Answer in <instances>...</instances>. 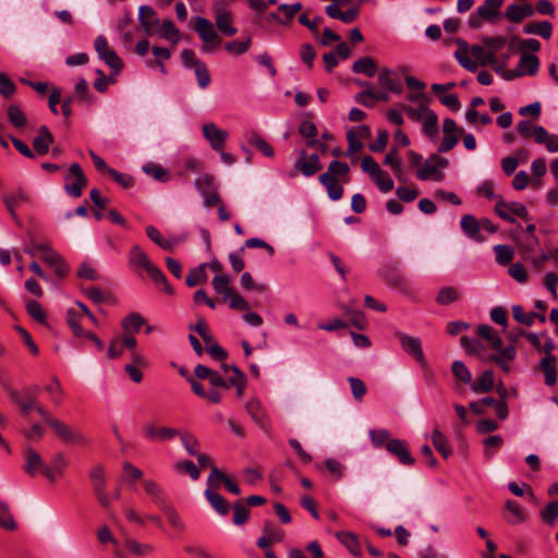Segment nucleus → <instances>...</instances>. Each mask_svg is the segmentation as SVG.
I'll list each match as a JSON object with an SVG mask.
<instances>
[{
	"instance_id": "46",
	"label": "nucleus",
	"mask_w": 558,
	"mask_h": 558,
	"mask_svg": "<svg viewBox=\"0 0 558 558\" xmlns=\"http://www.w3.org/2000/svg\"><path fill=\"white\" fill-rule=\"evenodd\" d=\"M155 15V10L147 4L141 5L138 9V21L146 34H153V25L149 23V19H153Z\"/></svg>"
},
{
	"instance_id": "60",
	"label": "nucleus",
	"mask_w": 558,
	"mask_h": 558,
	"mask_svg": "<svg viewBox=\"0 0 558 558\" xmlns=\"http://www.w3.org/2000/svg\"><path fill=\"white\" fill-rule=\"evenodd\" d=\"M453 375L464 384H470L472 380L471 373L465 364L461 361H454L451 366Z\"/></svg>"
},
{
	"instance_id": "24",
	"label": "nucleus",
	"mask_w": 558,
	"mask_h": 558,
	"mask_svg": "<svg viewBox=\"0 0 558 558\" xmlns=\"http://www.w3.org/2000/svg\"><path fill=\"white\" fill-rule=\"evenodd\" d=\"M122 331L124 332H137L142 327L146 326L147 332L151 331V327L146 324V320L138 313L128 314L121 322Z\"/></svg>"
},
{
	"instance_id": "62",
	"label": "nucleus",
	"mask_w": 558,
	"mask_h": 558,
	"mask_svg": "<svg viewBox=\"0 0 558 558\" xmlns=\"http://www.w3.org/2000/svg\"><path fill=\"white\" fill-rule=\"evenodd\" d=\"M299 132L303 137L310 138L307 145L312 146L315 143L317 129L315 124L308 120L303 121L299 126Z\"/></svg>"
},
{
	"instance_id": "61",
	"label": "nucleus",
	"mask_w": 558,
	"mask_h": 558,
	"mask_svg": "<svg viewBox=\"0 0 558 558\" xmlns=\"http://www.w3.org/2000/svg\"><path fill=\"white\" fill-rule=\"evenodd\" d=\"M484 46L488 49L489 52H494V56H497L499 50H501L507 45V39L505 37H485L483 38Z\"/></svg>"
},
{
	"instance_id": "31",
	"label": "nucleus",
	"mask_w": 558,
	"mask_h": 558,
	"mask_svg": "<svg viewBox=\"0 0 558 558\" xmlns=\"http://www.w3.org/2000/svg\"><path fill=\"white\" fill-rule=\"evenodd\" d=\"M378 70L377 63L369 57H363L356 60L352 65L354 73L364 74L368 77H373Z\"/></svg>"
},
{
	"instance_id": "33",
	"label": "nucleus",
	"mask_w": 558,
	"mask_h": 558,
	"mask_svg": "<svg viewBox=\"0 0 558 558\" xmlns=\"http://www.w3.org/2000/svg\"><path fill=\"white\" fill-rule=\"evenodd\" d=\"M205 497L207 498L210 506L221 515H226L229 512L228 501L213 489L205 490Z\"/></svg>"
},
{
	"instance_id": "53",
	"label": "nucleus",
	"mask_w": 558,
	"mask_h": 558,
	"mask_svg": "<svg viewBox=\"0 0 558 558\" xmlns=\"http://www.w3.org/2000/svg\"><path fill=\"white\" fill-rule=\"evenodd\" d=\"M496 262L500 265H507L514 256V251L508 245L497 244L494 246Z\"/></svg>"
},
{
	"instance_id": "11",
	"label": "nucleus",
	"mask_w": 558,
	"mask_h": 558,
	"mask_svg": "<svg viewBox=\"0 0 558 558\" xmlns=\"http://www.w3.org/2000/svg\"><path fill=\"white\" fill-rule=\"evenodd\" d=\"M65 182L64 189L70 196L77 198L82 195L87 179L80 165L73 163L70 167L69 173L65 175Z\"/></svg>"
},
{
	"instance_id": "58",
	"label": "nucleus",
	"mask_w": 558,
	"mask_h": 558,
	"mask_svg": "<svg viewBox=\"0 0 558 558\" xmlns=\"http://www.w3.org/2000/svg\"><path fill=\"white\" fill-rule=\"evenodd\" d=\"M401 108L407 112L408 117L417 122H422L427 114L432 111L425 106H420L417 108H413L407 105H401Z\"/></svg>"
},
{
	"instance_id": "16",
	"label": "nucleus",
	"mask_w": 558,
	"mask_h": 558,
	"mask_svg": "<svg viewBox=\"0 0 558 558\" xmlns=\"http://www.w3.org/2000/svg\"><path fill=\"white\" fill-rule=\"evenodd\" d=\"M322 165L319 161V157L317 154H312L307 157L305 150H301L298 159L293 166V172L296 174L301 172L304 177H312L318 170H320Z\"/></svg>"
},
{
	"instance_id": "40",
	"label": "nucleus",
	"mask_w": 558,
	"mask_h": 558,
	"mask_svg": "<svg viewBox=\"0 0 558 558\" xmlns=\"http://www.w3.org/2000/svg\"><path fill=\"white\" fill-rule=\"evenodd\" d=\"M432 442H433L434 447L436 448V450L445 459H447L452 453V449H451L450 445L448 444L446 436L439 429L433 430Z\"/></svg>"
},
{
	"instance_id": "48",
	"label": "nucleus",
	"mask_w": 558,
	"mask_h": 558,
	"mask_svg": "<svg viewBox=\"0 0 558 558\" xmlns=\"http://www.w3.org/2000/svg\"><path fill=\"white\" fill-rule=\"evenodd\" d=\"M504 0H485V3L476 9L477 14L484 19H493Z\"/></svg>"
},
{
	"instance_id": "23",
	"label": "nucleus",
	"mask_w": 558,
	"mask_h": 558,
	"mask_svg": "<svg viewBox=\"0 0 558 558\" xmlns=\"http://www.w3.org/2000/svg\"><path fill=\"white\" fill-rule=\"evenodd\" d=\"M319 182L326 187L328 196L332 201H338L342 197L343 187L342 181L337 178H331L330 174L322 173L318 178Z\"/></svg>"
},
{
	"instance_id": "57",
	"label": "nucleus",
	"mask_w": 558,
	"mask_h": 558,
	"mask_svg": "<svg viewBox=\"0 0 558 558\" xmlns=\"http://www.w3.org/2000/svg\"><path fill=\"white\" fill-rule=\"evenodd\" d=\"M137 345V341L133 332H122L121 336L117 337L111 342V348L125 347L128 349H134Z\"/></svg>"
},
{
	"instance_id": "20",
	"label": "nucleus",
	"mask_w": 558,
	"mask_h": 558,
	"mask_svg": "<svg viewBox=\"0 0 558 558\" xmlns=\"http://www.w3.org/2000/svg\"><path fill=\"white\" fill-rule=\"evenodd\" d=\"M246 411L252 417V420L264 430H267L269 426V418L266 413V410L262 405L259 400L252 399L246 405Z\"/></svg>"
},
{
	"instance_id": "17",
	"label": "nucleus",
	"mask_w": 558,
	"mask_h": 558,
	"mask_svg": "<svg viewBox=\"0 0 558 558\" xmlns=\"http://www.w3.org/2000/svg\"><path fill=\"white\" fill-rule=\"evenodd\" d=\"M143 433L149 440L166 441L180 434V430L170 427H157L154 423H146L143 426Z\"/></svg>"
},
{
	"instance_id": "3",
	"label": "nucleus",
	"mask_w": 558,
	"mask_h": 558,
	"mask_svg": "<svg viewBox=\"0 0 558 558\" xmlns=\"http://www.w3.org/2000/svg\"><path fill=\"white\" fill-rule=\"evenodd\" d=\"M49 427L53 430L54 435L66 445L87 446L89 444L88 437L80 429L71 427L58 418L50 420Z\"/></svg>"
},
{
	"instance_id": "64",
	"label": "nucleus",
	"mask_w": 558,
	"mask_h": 558,
	"mask_svg": "<svg viewBox=\"0 0 558 558\" xmlns=\"http://www.w3.org/2000/svg\"><path fill=\"white\" fill-rule=\"evenodd\" d=\"M541 517L546 523H554L558 517V501L549 502L542 511Z\"/></svg>"
},
{
	"instance_id": "52",
	"label": "nucleus",
	"mask_w": 558,
	"mask_h": 558,
	"mask_svg": "<svg viewBox=\"0 0 558 558\" xmlns=\"http://www.w3.org/2000/svg\"><path fill=\"white\" fill-rule=\"evenodd\" d=\"M228 476L218 468L211 466V472L207 478V488L206 489H218L220 484H226L228 481Z\"/></svg>"
},
{
	"instance_id": "43",
	"label": "nucleus",
	"mask_w": 558,
	"mask_h": 558,
	"mask_svg": "<svg viewBox=\"0 0 558 558\" xmlns=\"http://www.w3.org/2000/svg\"><path fill=\"white\" fill-rule=\"evenodd\" d=\"M494 387V373L485 371L481 377L472 385L474 392H488Z\"/></svg>"
},
{
	"instance_id": "19",
	"label": "nucleus",
	"mask_w": 558,
	"mask_h": 558,
	"mask_svg": "<svg viewBox=\"0 0 558 558\" xmlns=\"http://www.w3.org/2000/svg\"><path fill=\"white\" fill-rule=\"evenodd\" d=\"M538 369L543 373L545 378V384L547 386H553L557 381V359L555 355L547 352L545 356H543L538 364Z\"/></svg>"
},
{
	"instance_id": "1",
	"label": "nucleus",
	"mask_w": 558,
	"mask_h": 558,
	"mask_svg": "<svg viewBox=\"0 0 558 558\" xmlns=\"http://www.w3.org/2000/svg\"><path fill=\"white\" fill-rule=\"evenodd\" d=\"M66 324L72 332V336L77 340V344L89 348H101L100 339L90 331L83 328L84 313L76 305L66 310L65 314Z\"/></svg>"
},
{
	"instance_id": "14",
	"label": "nucleus",
	"mask_w": 558,
	"mask_h": 558,
	"mask_svg": "<svg viewBox=\"0 0 558 558\" xmlns=\"http://www.w3.org/2000/svg\"><path fill=\"white\" fill-rule=\"evenodd\" d=\"M38 391V386L24 388L22 391L11 390L10 398L20 405L24 415H28L37 404L36 397Z\"/></svg>"
},
{
	"instance_id": "18",
	"label": "nucleus",
	"mask_w": 558,
	"mask_h": 558,
	"mask_svg": "<svg viewBox=\"0 0 558 558\" xmlns=\"http://www.w3.org/2000/svg\"><path fill=\"white\" fill-rule=\"evenodd\" d=\"M387 450L398 458L399 462L405 465L414 463V458L411 456L408 445L401 439H390L386 445Z\"/></svg>"
},
{
	"instance_id": "63",
	"label": "nucleus",
	"mask_w": 558,
	"mask_h": 558,
	"mask_svg": "<svg viewBox=\"0 0 558 558\" xmlns=\"http://www.w3.org/2000/svg\"><path fill=\"white\" fill-rule=\"evenodd\" d=\"M250 144L258 148L265 156L272 157L274 149L272 147L258 134H253L250 140Z\"/></svg>"
},
{
	"instance_id": "35",
	"label": "nucleus",
	"mask_w": 558,
	"mask_h": 558,
	"mask_svg": "<svg viewBox=\"0 0 558 558\" xmlns=\"http://www.w3.org/2000/svg\"><path fill=\"white\" fill-rule=\"evenodd\" d=\"M478 336L486 342L485 344L492 349H499L501 340L497 331L488 325H481L477 327Z\"/></svg>"
},
{
	"instance_id": "12",
	"label": "nucleus",
	"mask_w": 558,
	"mask_h": 558,
	"mask_svg": "<svg viewBox=\"0 0 558 558\" xmlns=\"http://www.w3.org/2000/svg\"><path fill=\"white\" fill-rule=\"evenodd\" d=\"M483 362L494 363L505 373H509L515 357V351H474Z\"/></svg>"
},
{
	"instance_id": "29",
	"label": "nucleus",
	"mask_w": 558,
	"mask_h": 558,
	"mask_svg": "<svg viewBox=\"0 0 558 558\" xmlns=\"http://www.w3.org/2000/svg\"><path fill=\"white\" fill-rule=\"evenodd\" d=\"M378 84L381 89L400 94L402 92L401 83L395 78L391 70L385 69L378 75Z\"/></svg>"
},
{
	"instance_id": "27",
	"label": "nucleus",
	"mask_w": 558,
	"mask_h": 558,
	"mask_svg": "<svg viewBox=\"0 0 558 558\" xmlns=\"http://www.w3.org/2000/svg\"><path fill=\"white\" fill-rule=\"evenodd\" d=\"M533 15L534 9L531 4H510L506 10L507 19L512 22H521Z\"/></svg>"
},
{
	"instance_id": "41",
	"label": "nucleus",
	"mask_w": 558,
	"mask_h": 558,
	"mask_svg": "<svg viewBox=\"0 0 558 558\" xmlns=\"http://www.w3.org/2000/svg\"><path fill=\"white\" fill-rule=\"evenodd\" d=\"M350 171V168L348 163L341 162L338 160H332L329 166L326 174H330L331 178H337L338 180L342 181L343 183L348 182V173Z\"/></svg>"
},
{
	"instance_id": "47",
	"label": "nucleus",
	"mask_w": 558,
	"mask_h": 558,
	"mask_svg": "<svg viewBox=\"0 0 558 558\" xmlns=\"http://www.w3.org/2000/svg\"><path fill=\"white\" fill-rule=\"evenodd\" d=\"M206 267L207 264L203 263L196 268L192 269L186 277V284L189 287H195L198 283L205 282L207 279Z\"/></svg>"
},
{
	"instance_id": "55",
	"label": "nucleus",
	"mask_w": 558,
	"mask_h": 558,
	"mask_svg": "<svg viewBox=\"0 0 558 558\" xmlns=\"http://www.w3.org/2000/svg\"><path fill=\"white\" fill-rule=\"evenodd\" d=\"M8 119L15 128H23L26 124V116L19 106L12 105L8 108Z\"/></svg>"
},
{
	"instance_id": "5",
	"label": "nucleus",
	"mask_w": 558,
	"mask_h": 558,
	"mask_svg": "<svg viewBox=\"0 0 558 558\" xmlns=\"http://www.w3.org/2000/svg\"><path fill=\"white\" fill-rule=\"evenodd\" d=\"M194 29L204 41V46L202 47L204 52H210L219 43L218 33L209 20L202 16L196 17Z\"/></svg>"
},
{
	"instance_id": "8",
	"label": "nucleus",
	"mask_w": 558,
	"mask_h": 558,
	"mask_svg": "<svg viewBox=\"0 0 558 558\" xmlns=\"http://www.w3.org/2000/svg\"><path fill=\"white\" fill-rule=\"evenodd\" d=\"M210 355V359L215 362L221 364L222 372L227 377L226 380L228 383V387L235 386L244 380H246L244 374L240 371L236 365H229L225 363V360L228 356V351H207Z\"/></svg>"
},
{
	"instance_id": "6",
	"label": "nucleus",
	"mask_w": 558,
	"mask_h": 558,
	"mask_svg": "<svg viewBox=\"0 0 558 558\" xmlns=\"http://www.w3.org/2000/svg\"><path fill=\"white\" fill-rule=\"evenodd\" d=\"M94 46L98 58L112 70L113 74H118L123 63L119 56L109 48L106 37L102 35L97 36Z\"/></svg>"
},
{
	"instance_id": "30",
	"label": "nucleus",
	"mask_w": 558,
	"mask_h": 558,
	"mask_svg": "<svg viewBox=\"0 0 558 558\" xmlns=\"http://www.w3.org/2000/svg\"><path fill=\"white\" fill-rule=\"evenodd\" d=\"M461 229L463 233L472 240L482 241L480 235V221L472 215H465L461 218Z\"/></svg>"
},
{
	"instance_id": "38",
	"label": "nucleus",
	"mask_w": 558,
	"mask_h": 558,
	"mask_svg": "<svg viewBox=\"0 0 558 558\" xmlns=\"http://www.w3.org/2000/svg\"><path fill=\"white\" fill-rule=\"evenodd\" d=\"M160 38H165L172 44H177L180 40L179 29L170 20H163L157 32Z\"/></svg>"
},
{
	"instance_id": "45",
	"label": "nucleus",
	"mask_w": 558,
	"mask_h": 558,
	"mask_svg": "<svg viewBox=\"0 0 558 558\" xmlns=\"http://www.w3.org/2000/svg\"><path fill=\"white\" fill-rule=\"evenodd\" d=\"M506 508L509 512V515L506 517V520L510 524H519L525 520V514L517 501L508 500L506 502Z\"/></svg>"
},
{
	"instance_id": "15",
	"label": "nucleus",
	"mask_w": 558,
	"mask_h": 558,
	"mask_svg": "<svg viewBox=\"0 0 558 558\" xmlns=\"http://www.w3.org/2000/svg\"><path fill=\"white\" fill-rule=\"evenodd\" d=\"M202 132L214 150L221 151L225 148L229 136L226 130L218 128L214 122H209L202 126Z\"/></svg>"
},
{
	"instance_id": "49",
	"label": "nucleus",
	"mask_w": 558,
	"mask_h": 558,
	"mask_svg": "<svg viewBox=\"0 0 558 558\" xmlns=\"http://www.w3.org/2000/svg\"><path fill=\"white\" fill-rule=\"evenodd\" d=\"M174 470L179 473H187L193 481L199 478V468L190 460L179 461L174 464Z\"/></svg>"
},
{
	"instance_id": "37",
	"label": "nucleus",
	"mask_w": 558,
	"mask_h": 558,
	"mask_svg": "<svg viewBox=\"0 0 558 558\" xmlns=\"http://www.w3.org/2000/svg\"><path fill=\"white\" fill-rule=\"evenodd\" d=\"M525 34H536L545 39H549L553 33V25L547 22L529 23L523 27Z\"/></svg>"
},
{
	"instance_id": "50",
	"label": "nucleus",
	"mask_w": 558,
	"mask_h": 558,
	"mask_svg": "<svg viewBox=\"0 0 558 558\" xmlns=\"http://www.w3.org/2000/svg\"><path fill=\"white\" fill-rule=\"evenodd\" d=\"M372 180L376 183L377 187L383 193H388L392 191L395 183L391 177L384 171L383 169L378 172V174H375Z\"/></svg>"
},
{
	"instance_id": "59",
	"label": "nucleus",
	"mask_w": 558,
	"mask_h": 558,
	"mask_svg": "<svg viewBox=\"0 0 558 558\" xmlns=\"http://www.w3.org/2000/svg\"><path fill=\"white\" fill-rule=\"evenodd\" d=\"M177 436H180L181 442L190 456H196V448L198 447V440L196 437L187 432H180Z\"/></svg>"
},
{
	"instance_id": "9",
	"label": "nucleus",
	"mask_w": 558,
	"mask_h": 558,
	"mask_svg": "<svg viewBox=\"0 0 558 558\" xmlns=\"http://www.w3.org/2000/svg\"><path fill=\"white\" fill-rule=\"evenodd\" d=\"M129 263L132 267L144 269L150 277L160 278V269L137 244L133 245L129 253Z\"/></svg>"
},
{
	"instance_id": "10",
	"label": "nucleus",
	"mask_w": 558,
	"mask_h": 558,
	"mask_svg": "<svg viewBox=\"0 0 558 558\" xmlns=\"http://www.w3.org/2000/svg\"><path fill=\"white\" fill-rule=\"evenodd\" d=\"M495 211L501 219L511 223L515 222L517 218L529 219L527 209L520 202L499 201L495 206Z\"/></svg>"
},
{
	"instance_id": "39",
	"label": "nucleus",
	"mask_w": 558,
	"mask_h": 558,
	"mask_svg": "<svg viewBox=\"0 0 558 558\" xmlns=\"http://www.w3.org/2000/svg\"><path fill=\"white\" fill-rule=\"evenodd\" d=\"M51 143L52 135L48 129L45 126L40 128L38 135L35 137L33 143L35 150L40 155L46 154L49 150Z\"/></svg>"
},
{
	"instance_id": "56",
	"label": "nucleus",
	"mask_w": 558,
	"mask_h": 558,
	"mask_svg": "<svg viewBox=\"0 0 558 558\" xmlns=\"http://www.w3.org/2000/svg\"><path fill=\"white\" fill-rule=\"evenodd\" d=\"M423 124L424 133L430 138H436L438 132V119L437 116L430 111L427 117L421 122Z\"/></svg>"
},
{
	"instance_id": "34",
	"label": "nucleus",
	"mask_w": 558,
	"mask_h": 558,
	"mask_svg": "<svg viewBox=\"0 0 558 558\" xmlns=\"http://www.w3.org/2000/svg\"><path fill=\"white\" fill-rule=\"evenodd\" d=\"M215 21L222 34L232 36L236 33V28L231 25L230 14L227 11L220 9L216 10Z\"/></svg>"
},
{
	"instance_id": "2",
	"label": "nucleus",
	"mask_w": 558,
	"mask_h": 558,
	"mask_svg": "<svg viewBox=\"0 0 558 558\" xmlns=\"http://www.w3.org/2000/svg\"><path fill=\"white\" fill-rule=\"evenodd\" d=\"M448 167V160L432 155L416 169V178L421 181L440 182L445 179V169Z\"/></svg>"
},
{
	"instance_id": "32",
	"label": "nucleus",
	"mask_w": 558,
	"mask_h": 558,
	"mask_svg": "<svg viewBox=\"0 0 558 558\" xmlns=\"http://www.w3.org/2000/svg\"><path fill=\"white\" fill-rule=\"evenodd\" d=\"M454 57L458 62L470 72L477 70V63L471 58L470 47L466 44L461 43L460 48L454 52Z\"/></svg>"
},
{
	"instance_id": "25",
	"label": "nucleus",
	"mask_w": 558,
	"mask_h": 558,
	"mask_svg": "<svg viewBox=\"0 0 558 558\" xmlns=\"http://www.w3.org/2000/svg\"><path fill=\"white\" fill-rule=\"evenodd\" d=\"M534 141L537 144H544L549 153H558V135L549 134L545 128L536 126L534 129Z\"/></svg>"
},
{
	"instance_id": "44",
	"label": "nucleus",
	"mask_w": 558,
	"mask_h": 558,
	"mask_svg": "<svg viewBox=\"0 0 558 558\" xmlns=\"http://www.w3.org/2000/svg\"><path fill=\"white\" fill-rule=\"evenodd\" d=\"M124 546L135 556H147L154 551V547L150 544L140 543L133 538H126Z\"/></svg>"
},
{
	"instance_id": "28",
	"label": "nucleus",
	"mask_w": 558,
	"mask_h": 558,
	"mask_svg": "<svg viewBox=\"0 0 558 558\" xmlns=\"http://www.w3.org/2000/svg\"><path fill=\"white\" fill-rule=\"evenodd\" d=\"M512 314L514 319L523 325L531 326L534 324L535 319H538L539 322L544 323L546 320V316L543 313H536V312H529L526 313L522 306L520 305H513L512 306Z\"/></svg>"
},
{
	"instance_id": "26",
	"label": "nucleus",
	"mask_w": 558,
	"mask_h": 558,
	"mask_svg": "<svg viewBox=\"0 0 558 558\" xmlns=\"http://www.w3.org/2000/svg\"><path fill=\"white\" fill-rule=\"evenodd\" d=\"M336 538L353 555L361 556V545L356 534L347 531L336 533Z\"/></svg>"
},
{
	"instance_id": "13",
	"label": "nucleus",
	"mask_w": 558,
	"mask_h": 558,
	"mask_svg": "<svg viewBox=\"0 0 558 558\" xmlns=\"http://www.w3.org/2000/svg\"><path fill=\"white\" fill-rule=\"evenodd\" d=\"M37 250H39V258L53 268L56 276L62 278L68 274L66 264L53 248L47 244H38Z\"/></svg>"
},
{
	"instance_id": "4",
	"label": "nucleus",
	"mask_w": 558,
	"mask_h": 558,
	"mask_svg": "<svg viewBox=\"0 0 558 558\" xmlns=\"http://www.w3.org/2000/svg\"><path fill=\"white\" fill-rule=\"evenodd\" d=\"M23 457L25 460V464L23 465V470L29 476H35L38 471L49 481H54V471L51 466L47 465L40 454L31 446H26L24 448Z\"/></svg>"
},
{
	"instance_id": "42",
	"label": "nucleus",
	"mask_w": 558,
	"mask_h": 558,
	"mask_svg": "<svg viewBox=\"0 0 558 558\" xmlns=\"http://www.w3.org/2000/svg\"><path fill=\"white\" fill-rule=\"evenodd\" d=\"M459 299V291L450 286H445L440 288L437 296L436 302L440 305H450L458 301Z\"/></svg>"
},
{
	"instance_id": "54",
	"label": "nucleus",
	"mask_w": 558,
	"mask_h": 558,
	"mask_svg": "<svg viewBox=\"0 0 558 558\" xmlns=\"http://www.w3.org/2000/svg\"><path fill=\"white\" fill-rule=\"evenodd\" d=\"M0 526L8 531L16 529V523L10 512L9 506L2 501H0Z\"/></svg>"
},
{
	"instance_id": "36",
	"label": "nucleus",
	"mask_w": 558,
	"mask_h": 558,
	"mask_svg": "<svg viewBox=\"0 0 558 558\" xmlns=\"http://www.w3.org/2000/svg\"><path fill=\"white\" fill-rule=\"evenodd\" d=\"M470 53L477 65H489L495 61L494 52H489L486 47L473 45L470 47Z\"/></svg>"
},
{
	"instance_id": "21",
	"label": "nucleus",
	"mask_w": 558,
	"mask_h": 558,
	"mask_svg": "<svg viewBox=\"0 0 558 558\" xmlns=\"http://www.w3.org/2000/svg\"><path fill=\"white\" fill-rule=\"evenodd\" d=\"M539 68V62L536 56L523 53L520 61L514 70L515 77L534 75Z\"/></svg>"
},
{
	"instance_id": "7",
	"label": "nucleus",
	"mask_w": 558,
	"mask_h": 558,
	"mask_svg": "<svg viewBox=\"0 0 558 558\" xmlns=\"http://www.w3.org/2000/svg\"><path fill=\"white\" fill-rule=\"evenodd\" d=\"M89 478L92 482L93 490L98 499L99 504L107 508L110 506V498L106 493L107 482L105 468L101 464H97L89 471Z\"/></svg>"
},
{
	"instance_id": "51",
	"label": "nucleus",
	"mask_w": 558,
	"mask_h": 558,
	"mask_svg": "<svg viewBox=\"0 0 558 558\" xmlns=\"http://www.w3.org/2000/svg\"><path fill=\"white\" fill-rule=\"evenodd\" d=\"M384 163L391 168L393 174L399 181H405V175L402 168V159L399 156L387 154Z\"/></svg>"
},
{
	"instance_id": "22",
	"label": "nucleus",
	"mask_w": 558,
	"mask_h": 558,
	"mask_svg": "<svg viewBox=\"0 0 558 558\" xmlns=\"http://www.w3.org/2000/svg\"><path fill=\"white\" fill-rule=\"evenodd\" d=\"M213 289L217 294L222 295L225 302L232 295V278L226 274H217L211 280Z\"/></svg>"
}]
</instances>
